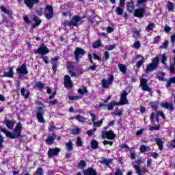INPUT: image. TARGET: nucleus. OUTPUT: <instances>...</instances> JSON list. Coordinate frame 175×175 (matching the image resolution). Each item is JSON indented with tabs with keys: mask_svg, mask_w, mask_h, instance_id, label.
<instances>
[{
	"mask_svg": "<svg viewBox=\"0 0 175 175\" xmlns=\"http://www.w3.org/2000/svg\"><path fill=\"white\" fill-rule=\"evenodd\" d=\"M23 129V126L21 122H18L13 131V133H10L8 129L0 127V131L3 133H5L7 137H10V139H16L17 137H20L21 136V131Z\"/></svg>",
	"mask_w": 175,
	"mask_h": 175,
	"instance_id": "f257e3e1",
	"label": "nucleus"
},
{
	"mask_svg": "<svg viewBox=\"0 0 175 175\" xmlns=\"http://www.w3.org/2000/svg\"><path fill=\"white\" fill-rule=\"evenodd\" d=\"M159 64V57L157 56L154 58L152 59V62L146 65V70L145 73L148 75L151 72H154L158 68Z\"/></svg>",
	"mask_w": 175,
	"mask_h": 175,
	"instance_id": "f03ea898",
	"label": "nucleus"
},
{
	"mask_svg": "<svg viewBox=\"0 0 175 175\" xmlns=\"http://www.w3.org/2000/svg\"><path fill=\"white\" fill-rule=\"evenodd\" d=\"M49 53L50 49L44 44H42L37 50L34 51V54H40V55H46Z\"/></svg>",
	"mask_w": 175,
	"mask_h": 175,
	"instance_id": "7ed1b4c3",
	"label": "nucleus"
},
{
	"mask_svg": "<svg viewBox=\"0 0 175 175\" xmlns=\"http://www.w3.org/2000/svg\"><path fill=\"white\" fill-rule=\"evenodd\" d=\"M114 106H116V101H111L107 105L100 104L98 106L96 107V110H102V109H105L107 107V110H113L114 109Z\"/></svg>",
	"mask_w": 175,
	"mask_h": 175,
	"instance_id": "20e7f679",
	"label": "nucleus"
},
{
	"mask_svg": "<svg viewBox=\"0 0 175 175\" xmlns=\"http://www.w3.org/2000/svg\"><path fill=\"white\" fill-rule=\"evenodd\" d=\"M44 15L47 20L53 18V16H54V10H53V7L51 5L46 6L44 10Z\"/></svg>",
	"mask_w": 175,
	"mask_h": 175,
	"instance_id": "39448f33",
	"label": "nucleus"
},
{
	"mask_svg": "<svg viewBox=\"0 0 175 175\" xmlns=\"http://www.w3.org/2000/svg\"><path fill=\"white\" fill-rule=\"evenodd\" d=\"M113 80H114V76H113V75H109L108 80L103 79L102 80L103 88H109V86L111 85Z\"/></svg>",
	"mask_w": 175,
	"mask_h": 175,
	"instance_id": "423d86ee",
	"label": "nucleus"
},
{
	"mask_svg": "<svg viewBox=\"0 0 175 175\" xmlns=\"http://www.w3.org/2000/svg\"><path fill=\"white\" fill-rule=\"evenodd\" d=\"M38 121L41 124H44L45 120L43 118V114H44V111H43V108L42 107H39L38 108V111L36 112Z\"/></svg>",
	"mask_w": 175,
	"mask_h": 175,
	"instance_id": "0eeeda50",
	"label": "nucleus"
},
{
	"mask_svg": "<svg viewBox=\"0 0 175 175\" xmlns=\"http://www.w3.org/2000/svg\"><path fill=\"white\" fill-rule=\"evenodd\" d=\"M137 59H140V61L137 62L136 67L138 68V69H140V68H142V65L144 64V61H145L144 57L142 56V55H137L132 60V62H136Z\"/></svg>",
	"mask_w": 175,
	"mask_h": 175,
	"instance_id": "6e6552de",
	"label": "nucleus"
},
{
	"mask_svg": "<svg viewBox=\"0 0 175 175\" xmlns=\"http://www.w3.org/2000/svg\"><path fill=\"white\" fill-rule=\"evenodd\" d=\"M102 137L103 139H109V140H113V139L116 137V134H114V132H113V131H103Z\"/></svg>",
	"mask_w": 175,
	"mask_h": 175,
	"instance_id": "1a4fd4ad",
	"label": "nucleus"
},
{
	"mask_svg": "<svg viewBox=\"0 0 175 175\" xmlns=\"http://www.w3.org/2000/svg\"><path fill=\"white\" fill-rule=\"evenodd\" d=\"M74 54L75 55V61L79 62V61H80V55H84L85 54V51L81 48H77Z\"/></svg>",
	"mask_w": 175,
	"mask_h": 175,
	"instance_id": "9d476101",
	"label": "nucleus"
},
{
	"mask_svg": "<svg viewBox=\"0 0 175 175\" xmlns=\"http://www.w3.org/2000/svg\"><path fill=\"white\" fill-rule=\"evenodd\" d=\"M140 85L142 87V91H151V88L150 86H148V85H147V79L142 78L140 79Z\"/></svg>",
	"mask_w": 175,
	"mask_h": 175,
	"instance_id": "9b49d317",
	"label": "nucleus"
},
{
	"mask_svg": "<svg viewBox=\"0 0 175 175\" xmlns=\"http://www.w3.org/2000/svg\"><path fill=\"white\" fill-rule=\"evenodd\" d=\"M90 116L92 117L93 125L95 128H99V126H102V124H103V119L100 120L99 122H95L96 121V116H95V114L90 113Z\"/></svg>",
	"mask_w": 175,
	"mask_h": 175,
	"instance_id": "f8f14e48",
	"label": "nucleus"
},
{
	"mask_svg": "<svg viewBox=\"0 0 175 175\" xmlns=\"http://www.w3.org/2000/svg\"><path fill=\"white\" fill-rule=\"evenodd\" d=\"M64 85L66 88H72V87H73V83L69 75H66L64 77Z\"/></svg>",
	"mask_w": 175,
	"mask_h": 175,
	"instance_id": "ddd939ff",
	"label": "nucleus"
},
{
	"mask_svg": "<svg viewBox=\"0 0 175 175\" xmlns=\"http://www.w3.org/2000/svg\"><path fill=\"white\" fill-rule=\"evenodd\" d=\"M3 124L7 126L8 129L12 130L13 129V128H14V124H16V122H14V120L5 119L3 122Z\"/></svg>",
	"mask_w": 175,
	"mask_h": 175,
	"instance_id": "4468645a",
	"label": "nucleus"
},
{
	"mask_svg": "<svg viewBox=\"0 0 175 175\" xmlns=\"http://www.w3.org/2000/svg\"><path fill=\"white\" fill-rule=\"evenodd\" d=\"M128 96V93L126 91H123L120 96V102H122V105H128L129 103V100L126 99Z\"/></svg>",
	"mask_w": 175,
	"mask_h": 175,
	"instance_id": "2eb2a0df",
	"label": "nucleus"
},
{
	"mask_svg": "<svg viewBox=\"0 0 175 175\" xmlns=\"http://www.w3.org/2000/svg\"><path fill=\"white\" fill-rule=\"evenodd\" d=\"M17 73L20 75H28V70H27V66L23 64L20 68L16 69Z\"/></svg>",
	"mask_w": 175,
	"mask_h": 175,
	"instance_id": "dca6fc26",
	"label": "nucleus"
},
{
	"mask_svg": "<svg viewBox=\"0 0 175 175\" xmlns=\"http://www.w3.org/2000/svg\"><path fill=\"white\" fill-rule=\"evenodd\" d=\"M25 4L27 5L29 9H32L35 3H39V0H24Z\"/></svg>",
	"mask_w": 175,
	"mask_h": 175,
	"instance_id": "f3484780",
	"label": "nucleus"
},
{
	"mask_svg": "<svg viewBox=\"0 0 175 175\" xmlns=\"http://www.w3.org/2000/svg\"><path fill=\"white\" fill-rule=\"evenodd\" d=\"M59 152V148H51L48 152V155L49 158H51V157H54V155H58Z\"/></svg>",
	"mask_w": 175,
	"mask_h": 175,
	"instance_id": "a211bd4d",
	"label": "nucleus"
},
{
	"mask_svg": "<svg viewBox=\"0 0 175 175\" xmlns=\"http://www.w3.org/2000/svg\"><path fill=\"white\" fill-rule=\"evenodd\" d=\"M145 13L144 9L138 8L135 10L134 16L135 17H142Z\"/></svg>",
	"mask_w": 175,
	"mask_h": 175,
	"instance_id": "6ab92c4d",
	"label": "nucleus"
},
{
	"mask_svg": "<svg viewBox=\"0 0 175 175\" xmlns=\"http://www.w3.org/2000/svg\"><path fill=\"white\" fill-rule=\"evenodd\" d=\"M54 140H55V135L52 134V135H48L45 142L46 144H49V146H51V144H53V142H54Z\"/></svg>",
	"mask_w": 175,
	"mask_h": 175,
	"instance_id": "aec40b11",
	"label": "nucleus"
},
{
	"mask_svg": "<svg viewBox=\"0 0 175 175\" xmlns=\"http://www.w3.org/2000/svg\"><path fill=\"white\" fill-rule=\"evenodd\" d=\"M79 21H81V18L79 17L78 16H75L72 17L71 24L73 27H77V24L79 23Z\"/></svg>",
	"mask_w": 175,
	"mask_h": 175,
	"instance_id": "412c9836",
	"label": "nucleus"
},
{
	"mask_svg": "<svg viewBox=\"0 0 175 175\" xmlns=\"http://www.w3.org/2000/svg\"><path fill=\"white\" fill-rule=\"evenodd\" d=\"M21 96L25 98V99H28L29 97V90H27L26 88H22L21 90Z\"/></svg>",
	"mask_w": 175,
	"mask_h": 175,
	"instance_id": "4be33fe9",
	"label": "nucleus"
},
{
	"mask_svg": "<svg viewBox=\"0 0 175 175\" xmlns=\"http://www.w3.org/2000/svg\"><path fill=\"white\" fill-rule=\"evenodd\" d=\"M33 21H35L36 23L33 24L31 26L33 29L36 28V27H39L40 24L42 23V21H40L37 16H33Z\"/></svg>",
	"mask_w": 175,
	"mask_h": 175,
	"instance_id": "5701e85b",
	"label": "nucleus"
},
{
	"mask_svg": "<svg viewBox=\"0 0 175 175\" xmlns=\"http://www.w3.org/2000/svg\"><path fill=\"white\" fill-rule=\"evenodd\" d=\"M127 9L129 13H133V10H135V4L133 1H130L127 3Z\"/></svg>",
	"mask_w": 175,
	"mask_h": 175,
	"instance_id": "b1692460",
	"label": "nucleus"
},
{
	"mask_svg": "<svg viewBox=\"0 0 175 175\" xmlns=\"http://www.w3.org/2000/svg\"><path fill=\"white\" fill-rule=\"evenodd\" d=\"M13 68L9 67L8 72H4V77H13Z\"/></svg>",
	"mask_w": 175,
	"mask_h": 175,
	"instance_id": "393cba45",
	"label": "nucleus"
},
{
	"mask_svg": "<svg viewBox=\"0 0 175 175\" xmlns=\"http://www.w3.org/2000/svg\"><path fill=\"white\" fill-rule=\"evenodd\" d=\"M161 107L163 109H167L168 110H172L173 109V105L172 103H163L161 104Z\"/></svg>",
	"mask_w": 175,
	"mask_h": 175,
	"instance_id": "a878e982",
	"label": "nucleus"
},
{
	"mask_svg": "<svg viewBox=\"0 0 175 175\" xmlns=\"http://www.w3.org/2000/svg\"><path fill=\"white\" fill-rule=\"evenodd\" d=\"M84 175H97V174L95 170L89 168L85 171Z\"/></svg>",
	"mask_w": 175,
	"mask_h": 175,
	"instance_id": "bb28decb",
	"label": "nucleus"
},
{
	"mask_svg": "<svg viewBox=\"0 0 175 175\" xmlns=\"http://www.w3.org/2000/svg\"><path fill=\"white\" fill-rule=\"evenodd\" d=\"M156 143L161 151L163 150V141H162V139H156Z\"/></svg>",
	"mask_w": 175,
	"mask_h": 175,
	"instance_id": "cd10ccee",
	"label": "nucleus"
},
{
	"mask_svg": "<svg viewBox=\"0 0 175 175\" xmlns=\"http://www.w3.org/2000/svg\"><path fill=\"white\" fill-rule=\"evenodd\" d=\"M66 147L68 151H72V150H73V142L69 140L68 142L66 144Z\"/></svg>",
	"mask_w": 175,
	"mask_h": 175,
	"instance_id": "c85d7f7f",
	"label": "nucleus"
},
{
	"mask_svg": "<svg viewBox=\"0 0 175 175\" xmlns=\"http://www.w3.org/2000/svg\"><path fill=\"white\" fill-rule=\"evenodd\" d=\"M120 70L121 72L123 73V75H125V73H126V67L125 66V65L122 64H119L118 65Z\"/></svg>",
	"mask_w": 175,
	"mask_h": 175,
	"instance_id": "c756f323",
	"label": "nucleus"
},
{
	"mask_svg": "<svg viewBox=\"0 0 175 175\" xmlns=\"http://www.w3.org/2000/svg\"><path fill=\"white\" fill-rule=\"evenodd\" d=\"M75 120H77V121H79V122H82V124L87 121V118L81 116V115H77L75 118Z\"/></svg>",
	"mask_w": 175,
	"mask_h": 175,
	"instance_id": "7c9ffc66",
	"label": "nucleus"
},
{
	"mask_svg": "<svg viewBox=\"0 0 175 175\" xmlns=\"http://www.w3.org/2000/svg\"><path fill=\"white\" fill-rule=\"evenodd\" d=\"M151 150L149 146H146V145H141L140 146V152H146L147 151H150Z\"/></svg>",
	"mask_w": 175,
	"mask_h": 175,
	"instance_id": "2f4dec72",
	"label": "nucleus"
},
{
	"mask_svg": "<svg viewBox=\"0 0 175 175\" xmlns=\"http://www.w3.org/2000/svg\"><path fill=\"white\" fill-rule=\"evenodd\" d=\"M165 72H159L157 74V79H159L160 81H165Z\"/></svg>",
	"mask_w": 175,
	"mask_h": 175,
	"instance_id": "473e14b6",
	"label": "nucleus"
},
{
	"mask_svg": "<svg viewBox=\"0 0 175 175\" xmlns=\"http://www.w3.org/2000/svg\"><path fill=\"white\" fill-rule=\"evenodd\" d=\"M101 44L102 42H100V40H98L93 43V49H99Z\"/></svg>",
	"mask_w": 175,
	"mask_h": 175,
	"instance_id": "72a5a7b5",
	"label": "nucleus"
},
{
	"mask_svg": "<svg viewBox=\"0 0 175 175\" xmlns=\"http://www.w3.org/2000/svg\"><path fill=\"white\" fill-rule=\"evenodd\" d=\"M160 57H161V63L166 66L167 65V64H166V61H167L166 54H161L160 55Z\"/></svg>",
	"mask_w": 175,
	"mask_h": 175,
	"instance_id": "f704fd0d",
	"label": "nucleus"
},
{
	"mask_svg": "<svg viewBox=\"0 0 175 175\" xmlns=\"http://www.w3.org/2000/svg\"><path fill=\"white\" fill-rule=\"evenodd\" d=\"M35 85L37 88H38V90H42V89L44 88V83H43L40 81L36 82L35 83Z\"/></svg>",
	"mask_w": 175,
	"mask_h": 175,
	"instance_id": "c9c22d12",
	"label": "nucleus"
},
{
	"mask_svg": "<svg viewBox=\"0 0 175 175\" xmlns=\"http://www.w3.org/2000/svg\"><path fill=\"white\" fill-rule=\"evenodd\" d=\"M116 45L113 44V45H106L104 49L105 50H107L108 51H111V50H114L116 49Z\"/></svg>",
	"mask_w": 175,
	"mask_h": 175,
	"instance_id": "e433bc0d",
	"label": "nucleus"
},
{
	"mask_svg": "<svg viewBox=\"0 0 175 175\" xmlns=\"http://www.w3.org/2000/svg\"><path fill=\"white\" fill-rule=\"evenodd\" d=\"M155 28V25L154 23H150L146 28L147 32H150V31H152Z\"/></svg>",
	"mask_w": 175,
	"mask_h": 175,
	"instance_id": "4c0bfd02",
	"label": "nucleus"
},
{
	"mask_svg": "<svg viewBox=\"0 0 175 175\" xmlns=\"http://www.w3.org/2000/svg\"><path fill=\"white\" fill-rule=\"evenodd\" d=\"M91 148L94 150L98 148V142L96 140L94 139L91 142Z\"/></svg>",
	"mask_w": 175,
	"mask_h": 175,
	"instance_id": "58836bf2",
	"label": "nucleus"
},
{
	"mask_svg": "<svg viewBox=\"0 0 175 175\" xmlns=\"http://www.w3.org/2000/svg\"><path fill=\"white\" fill-rule=\"evenodd\" d=\"M116 12L119 16H122V14L124 13V9L121 7H117Z\"/></svg>",
	"mask_w": 175,
	"mask_h": 175,
	"instance_id": "ea45409f",
	"label": "nucleus"
},
{
	"mask_svg": "<svg viewBox=\"0 0 175 175\" xmlns=\"http://www.w3.org/2000/svg\"><path fill=\"white\" fill-rule=\"evenodd\" d=\"M79 169H84V167H85V166H87V164L85 163V161L82 160L79 162Z\"/></svg>",
	"mask_w": 175,
	"mask_h": 175,
	"instance_id": "a19ab883",
	"label": "nucleus"
},
{
	"mask_svg": "<svg viewBox=\"0 0 175 175\" xmlns=\"http://www.w3.org/2000/svg\"><path fill=\"white\" fill-rule=\"evenodd\" d=\"M77 147H81L83 146V140L80 137H77Z\"/></svg>",
	"mask_w": 175,
	"mask_h": 175,
	"instance_id": "79ce46f5",
	"label": "nucleus"
},
{
	"mask_svg": "<svg viewBox=\"0 0 175 175\" xmlns=\"http://www.w3.org/2000/svg\"><path fill=\"white\" fill-rule=\"evenodd\" d=\"M141 46H142V44H140V42L139 41H136L133 44V47L136 50H139V49H140Z\"/></svg>",
	"mask_w": 175,
	"mask_h": 175,
	"instance_id": "37998d69",
	"label": "nucleus"
},
{
	"mask_svg": "<svg viewBox=\"0 0 175 175\" xmlns=\"http://www.w3.org/2000/svg\"><path fill=\"white\" fill-rule=\"evenodd\" d=\"M158 117H162L163 120H165V114L162 111H158L157 113V122H159V119L158 118Z\"/></svg>",
	"mask_w": 175,
	"mask_h": 175,
	"instance_id": "c03bdc74",
	"label": "nucleus"
},
{
	"mask_svg": "<svg viewBox=\"0 0 175 175\" xmlns=\"http://www.w3.org/2000/svg\"><path fill=\"white\" fill-rule=\"evenodd\" d=\"M87 88H83V89H79L78 90V94H79L80 95H84V94H87Z\"/></svg>",
	"mask_w": 175,
	"mask_h": 175,
	"instance_id": "a18cd8bd",
	"label": "nucleus"
},
{
	"mask_svg": "<svg viewBox=\"0 0 175 175\" xmlns=\"http://www.w3.org/2000/svg\"><path fill=\"white\" fill-rule=\"evenodd\" d=\"M167 46H169V41L166 40L160 46V49H167Z\"/></svg>",
	"mask_w": 175,
	"mask_h": 175,
	"instance_id": "49530a36",
	"label": "nucleus"
},
{
	"mask_svg": "<svg viewBox=\"0 0 175 175\" xmlns=\"http://www.w3.org/2000/svg\"><path fill=\"white\" fill-rule=\"evenodd\" d=\"M95 132H96V128L88 131L87 134L88 135V136H92V135H94Z\"/></svg>",
	"mask_w": 175,
	"mask_h": 175,
	"instance_id": "de8ad7c7",
	"label": "nucleus"
},
{
	"mask_svg": "<svg viewBox=\"0 0 175 175\" xmlns=\"http://www.w3.org/2000/svg\"><path fill=\"white\" fill-rule=\"evenodd\" d=\"M124 110L118 109L116 112L113 113L115 116H118V117L122 116Z\"/></svg>",
	"mask_w": 175,
	"mask_h": 175,
	"instance_id": "09e8293b",
	"label": "nucleus"
},
{
	"mask_svg": "<svg viewBox=\"0 0 175 175\" xmlns=\"http://www.w3.org/2000/svg\"><path fill=\"white\" fill-rule=\"evenodd\" d=\"M23 21H25V23H26V24H32V22L29 21V18L28 17V16H24Z\"/></svg>",
	"mask_w": 175,
	"mask_h": 175,
	"instance_id": "8fccbe9b",
	"label": "nucleus"
},
{
	"mask_svg": "<svg viewBox=\"0 0 175 175\" xmlns=\"http://www.w3.org/2000/svg\"><path fill=\"white\" fill-rule=\"evenodd\" d=\"M72 135H79L80 133V129L75 128L72 130Z\"/></svg>",
	"mask_w": 175,
	"mask_h": 175,
	"instance_id": "3c124183",
	"label": "nucleus"
},
{
	"mask_svg": "<svg viewBox=\"0 0 175 175\" xmlns=\"http://www.w3.org/2000/svg\"><path fill=\"white\" fill-rule=\"evenodd\" d=\"M149 131H159V126H149Z\"/></svg>",
	"mask_w": 175,
	"mask_h": 175,
	"instance_id": "603ef678",
	"label": "nucleus"
},
{
	"mask_svg": "<svg viewBox=\"0 0 175 175\" xmlns=\"http://www.w3.org/2000/svg\"><path fill=\"white\" fill-rule=\"evenodd\" d=\"M167 8L169 10H173V8H174V5L172 2H168Z\"/></svg>",
	"mask_w": 175,
	"mask_h": 175,
	"instance_id": "864d4df0",
	"label": "nucleus"
},
{
	"mask_svg": "<svg viewBox=\"0 0 175 175\" xmlns=\"http://www.w3.org/2000/svg\"><path fill=\"white\" fill-rule=\"evenodd\" d=\"M59 56H55L51 59V64H57V61L59 60Z\"/></svg>",
	"mask_w": 175,
	"mask_h": 175,
	"instance_id": "5fc2aeb1",
	"label": "nucleus"
},
{
	"mask_svg": "<svg viewBox=\"0 0 175 175\" xmlns=\"http://www.w3.org/2000/svg\"><path fill=\"white\" fill-rule=\"evenodd\" d=\"M150 106L152 109H154V110H157V109H158V103L157 102L151 103Z\"/></svg>",
	"mask_w": 175,
	"mask_h": 175,
	"instance_id": "6e6d98bb",
	"label": "nucleus"
},
{
	"mask_svg": "<svg viewBox=\"0 0 175 175\" xmlns=\"http://www.w3.org/2000/svg\"><path fill=\"white\" fill-rule=\"evenodd\" d=\"M64 25L65 26V27H70V26H72V21H68V20H66V21H65V22L64 23Z\"/></svg>",
	"mask_w": 175,
	"mask_h": 175,
	"instance_id": "4d7b16f0",
	"label": "nucleus"
},
{
	"mask_svg": "<svg viewBox=\"0 0 175 175\" xmlns=\"http://www.w3.org/2000/svg\"><path fill=\"white\" fill-rule=\"evenodd\" d=\"M174 70H175V64L174 63L171 64L170 67V73H174Z\"/></svg>",
	"mask_w": 175,
	"mask_h": 175,
	"instance_id": "13d9d810",
	"label": "nucleus"
},
{
	"mask_svg": "<svg viewBox=\"0 0 175 175\" xmlns=\"http://www.w3.org/2000/svg\"><path fill=\"white\" fill-rule=\"evenodd\" d=\"M132 32L133 33H135V35H137V37L140 36V31H139V30H137V29H133Z\"/></svg>",
	"mask_w": 175,
	"mask_h": 175,
	"instance_id": "bf43d9fd",
	"label": "nucleus"
},
{
	"mask_svg": "<svg viewBox=\"0 0 175 175\" xmlns=\"http://www.w3.org/2000/svg\"><path fill=\"white\" fill-rule=\"evenodd\" d=\"M4 142H5V139L2 136V135L0 134V148H2V147H3V145L2 144V143H3Z\"/></svg>",
	"mask_w": 175,
	"mask_h": 175,
	"instance_id": "052dcab7",
	"label": "nucleus"
},
{
	"mask_svg": "<svg viewBox=\"0 0 175 175\" xmlns=\"http://www.w3.org/2000/svg\"><path fill=\"white\" fill-rule=\"evenodd\" d=\"M41 58H42V59H43V61H44V62L45 64H49V57L42 55V56L41 57Z\"/></svg>",
	"mask_w": 175,
	"mask_h": 175,
	"instance_id": "680f3d73",
	"label": "nucleus"
},
{
	"mask_svg": "<svg viewBox=\"0 0 175 175\" xmlns=\"http://www.w3.org/2000/svg\"><path fill=\"white\" fill-rule=\"evenodd\" d=\"M104 55H105V59H106V61H107V59H109L110 55L109 54V51H105Z\"/></svg>",
	"mask_w": 175,
	"mask_h": 175,
	"instance_id": "e2e57ef3",
	"label": "nucleus"
},
{
	"mask_svg": "<svg viewBox=\"0 0 175 175\" xmlns=\"http://www.w3.org/2000/svg\"><path fill=\"white\" fill-rule=\"evenodd\" d=\"M154 120H155V113L152 112L150 114V122H154Z\"/></svg>",
	"mask_w": 175,
	"mask_h": 175,
	"instance_id": "0e129e2a",
	"label": "nucleus"
},
{
	"mask_svg": "<svg viewBox=\"0 0 175 175\" xmlns=\"http://www.w3.org/2000/svg\"><path fill=\"white\" fill-rule=\"evenodd\" d=\"M36 175H43V169L38 168L36 171Z\"/></svg>",
	"mask_w": 175,
	"mask_h": 175,
	"instance_id": "69168bd1",
	"label": "nucleus"
},
{
	"mask_svg": "<svg viewBox=\"0 0 175 175\" xmlns=\"http://www.w3.org/2000/svg\"><path fill=\"white\" fill-rule=\"evenodd\" d=\"M143 132H144V129L138 130L136 133L137 136H141V135H143Z\"/></svg>",
	"mask_w": 175,
	"mask_h": 175,
	"instance_id": "338daca9",
	"label": "nucleus"
},
{
	"mask_svg": "<svg viewBox=\"0 0 175 175\" xmlns=\"http://www.w3.org/2000/svg\"><path fill=\"white\" fill-rule=\"evenodd\" d=\"M115 175H122V172L120 169H117L115 172Z\"/></svg>",
	"mask_w": 175,
	"mask_h": 175,
	"instance_id": "774afa93",
	"label": "nucleus"
}]
</instances>
